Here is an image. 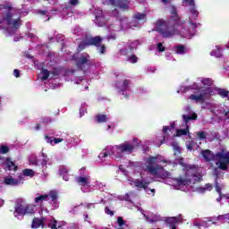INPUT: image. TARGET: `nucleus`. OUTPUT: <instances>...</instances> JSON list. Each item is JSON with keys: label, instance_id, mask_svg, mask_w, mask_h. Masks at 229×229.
I'll use <instances>...</instances> for the list:
<instances>
[{"label": "nucleus", "instance_id": "1", "mask_svg": "<svg viewBox=\"0 0 229 229\" xmlns=\"http://www.w3.org/2000/svg\"><path fill=\"white\" fill-rule=\"evenodd\" d=\"M183 21L178 15V11L174 5L172 6L171 16L166 20L158 19L155 22L156 30L160 33L163 38H171L174 35H178V26H182Z\"/></svg>", "mask_w": 229, "mask_h": 229}, {"label": "nucleus", "instance_id": "2", "mask_svg": "<svg viewBox=\"0 0 229 229\" xmlns=\"http://www.w3.org/2000/svg\"><path fill=\"white\" fill-rule=\"evenodd\" d=\"M158 157L150 156L146 161V164L148 165L146 166V170L149 174H152V176H155L156 178H161V180H165L169 176V172L164 168V166L160 165H157V160Z\"/></svg>", "mask_w": 229, "mask_h": 229}, {"label": "nucleus", "instance_id": "3", "mask_svg": "<svg viewBox=\"0 0 229 229\" xmlns=\"http://www.w3.org/2000/svg\"><path fill=\"white\" fill-rule=\"evenodd\" d=\"M192 178H197L195 182H199L201 180V174L198 172L191 173V171H187L184 175L174 178V182L179 187H185V185H191L192 183Z\"/></svg>", "mask_w": 229, "mask_h": 229}, {"label": "nucleus", "instance_id": "4", "mask_svg": "<svg viewBox=\"0 0 229 229\" xmlns=\"http://www.w3.org/2000/svg\"><path fill=\"white\" fill-rule=\"evenodd\" d=\"M4 21H6L7 26H11V28H13L14 30H19L21 28L20 18L13 20V16L10 12H8L6 15L4 17Z\"/></svg>", "mask_w": 229, "mask_h": 229}, {"label": "nucleus", "instance_id": "5", "mask_svg": "<svg viewBox=\"0 0 229 229\" xmlns=\"http://www.w3.org/2000/svg\"><path fill=\"white\" fill-rule=\"evenodd\" d=\"M130 85H131V81L125 79L123 81V82H121V81H117L114 87L118 90V94H123V96H124L126 90L130 89Z\"/></svg>", "mask_w": 229, "mask_h": 229}, {"label": "nucleus", "instance_id": "6", "mask_svg": "<svg viewBox=\"0 0 229 229\" xmlns=\"http://www.w3.org/2000/svg\"><path fill=\"white\" fill-rule=\"evenodd\" d=\"M182 221H183V218H182V215L165 218L166 226L169 229H176V226H178V223H182Z\"/></svg>", "mask_w": 229, "mask_h": 229}, {"label": "nucleus", "instance_id": "7", "mask_svg": "<svg viewBox=\"0 0 229 229\" xmlns=\"http://www.w3.org/2000/svg\"><path fill=\"white\" fill-rule=\"evenodd\" d=\"M101 42H103V38L100 36L90 37L85 40L84 46H95V47H100Z\"/></svg>", "mask_w": 229, "mask_h": 229}, {"label": "nucleus", "instance_id": "8", "mask_svg": "<svg viewBox=\"0 0 229 229\" xmlns=\"http://www.w3.org/2000/svg\"><path fill=\"white\" fill-rule=\"evenodd\" d=\"M116 149L120 151V153H133L134 147L130 142L122 143L116 146Z\"/></svg>", "mask_w": 229, "mask_h": 229}, {"label": "nucleus", "instance_id": "9", "mask_svg": "<svg viewBox=\"0 0 229 229\" xmlns=\"http://www.w3.org/2000/svg\"><path fill=\"white\" fill-rule=\"evenodd\" d=\"M113 6H117L120 10H128L130 0H110Z\"/></svg>", "mask_w": 229, "mask_h": 229}, {"label": "nucleus", "instance_id": "10", "mask_svg": "<svg viewBox=\"0 0 229 229\" xmlns=\"http://www.w3.org/2000/svg\"><path fill=\"white\" fill-rule=\"evenodd\" d=\"M3 166L5 171H17V169H19V166H17L10 157L5 158Z\"/></svg>", "mask_w": 229, "mask_h": 229}, {"label": "nucleus", "instance_id": "11", "mask_svg": "<svg viewBox=\"0 0 229 229\" xmlns=\"http://www.w3.org/2000/svg\"><path fill=\"white\" fill-rule=\"evenodd\" d=\"M44 228L46 226V218L45 217H34L32 219V224H31V228L32 229H37V228Z\"/></svg>", "mask_w": 229, "mask_h": 229}, {"label": "nucleus", "instance_id": "12", "mask_svg": "<svg viewBox=\"0 0 229 229\" xmlns=\"http://www.w3.org/2000/svg\"><path fill=\"white\" fill-rule=\"evenodd\" d=\"M201 155L206 162H212V160L216 158V155H214V152L210 149L202 150Z\"/></svg>", "mask_w": 229, "mask_h": 229}, {"label": "nucleus", "instance_id": "13", "mask_svg": "<svg viewBox=\"0 0 229 229\" xmlns=\"http://www.w3.org/2000/svg\"><path fill=\"white\" fill-rule=\"evenodd\" d=\"M132 183L136 189H144V191H146V189H148V185H149V182L139 179L132 181Z\"/></svg>", "mask_w": 229, "mask_h": 229}, {"label": "nucleus", "instance_id": "14", "mask_svg": "<svg viewBox=\"0 0 229 229\" xmlns=\"http://www.w3.org/2000/svg\"><path fill=\"white\" fill-rule=\"evenodd\" d=\"M216 157L229 165V151L225 152V149H222L221 152L216 154Z\"/></svg>", "mask_w": 229, "mask_h": 229}, {"label": "nucleus", "instance_id": "15", "mask_svg": "<svg viewBox=\"0 0 229 229\" xmlns=\"http://www.w3.org/2000/svg\"><path fill=\"white\" fill-rule=\"evenodd\" d=\"M90 60V55H81L77 59V67H83V65H86L89 64Z\"/></svg>", "mask_w": 229, "mask_h": 229}, {"label": "nucleus", "instance_id": "16", "mask_svg": "<svg viewBox=\"0 0 229 229\" xmlns=\"http://www.w3.org/2000/svg\"><path fill=\"white\" fill-rule=\"evenodd\" d=\"M76 182L79 185H81L82 187H85L90 183V176H85V177H77Z\"/></svg>", "mask_w": 229, "mask_h": 229}, {"label": "nucleus", "instance_id": "17", "mask_svg": "<svg viewBox=\"0 0 229 229\" xmlns=\"http://www.w3.org/2000/svg\"><path fill=\"white\" fill-rule=\"evenodd\" d=\"M49 199V195L48 194H38L36 198H35V203L37 205H42V203H44V201H47V199Z\"/></svg>", "mask_w": 229, "mask_h": 229}, {"label": "nucleus", "instance_id": "18", "mask_svg": "<svg viewBox=\"0 0 229 229\" xmlns=\"http://www.w3.org/2000/svg\"><path fill=\"white\" fill-rule=\"evenodd\" d=\"M190 99H191L195 103H205V96L203 94H200V95L191 94L190 96Z\"/></svg>", "mask_w": 229, "mask_h": 229}, {"label": "nucleus", "instance_id": "19", "mask_svg": "<svg viewBox=\"0 0 229 229\" xmlns=\"http://www.w3.org/2000/svg\"><path fill=\"white\" fill-rule=\"evenodd\" d=\"M4 183L5 185H19V183H21V181L13 179V177H4Z\"/></svg>", "mask_w": 229, "mask_h": 229}, {"label": "nucleus", "instance_id": "20", "mask_svg": "<svg viewBox=\"0 0 229 229\" xmlns=\"http://www.w3.org/2000/svg\"><path fill=\"white\" fill-rule=\"evenodd\" d=\"M182 119L185 124H187L189 121H196V119H198V114L196 113L191 114V115L182 114Z\"/></svg>", "mask_w": 229, "mask_h": 229}, {"label": "nucleus", "instance_id": "21", "mask_svg": "<svg viewBox=\"0 0 229 229\" xmlns=\"http://www.w3.org/2000/svg\"><path fill=\"white\" fill-rule=\"evenodd\" d=\"M35 214V208L32 205H27L24 209L23 216H33Z\"/></svg>", "mask_w": 229, "mask_h": 229}, {"label": "nucleus", "instance_id": "22", "mask_svg": "<svg viewBox=\"0 0 229 229\" xmlns=\"http://www.w3.org/2000/svg\"><path fill=\"white\" fill-rule=\"evenodd\" d=\"M47 226L48 228H51V229L62 228V225H60V224H58V221L55 218L49 221V223L47 224Z\"/></svg>", "mask_w": 229, "mask_h": 229}, {"label": "nucleus", "instance_id": "23", "mask_svg": "<svg viewBox=\"0 0 229 229\" xmlns=\"http://www.w3.org/2000/svg\"><path fill=\"white\" fill-rule=\"evenodd\" d=\"M24 206L22 204H16L14 213L18 216H24Z\"/></svg>", "mask_w": 229, "mask_h": 229}, {"label": "nucleus", "instance_id": "24", "mask_svg": "<svg viewBox=\"0 0 229 229\" xmlns=\"http://www.w3.org/2000/svg\"><path fill=\"white\" fill-rule=\"evenodd\" d=\"M174 51L176 55H185V51H186L185 45H177L174 47Z\"/></svg>", "mask_w": 229, "mask_h": 229}, {"label": "nucleus", "instance_id": "25", "mask_svg": "<svg viewBox=\"0 0 229 229\" xmlns=\"http://www.w3.org/2000/svg\"><path fill=\"white\" fill-rule=\"evenodd\" d=\"M95 119L98 124H101V123H106V121H108L106 114H97Z\"/></svg>", "mask_w": 229, "mask_h": 229}, {"label": "nucleus", "instance_id": "26", "mask_svg": "<svg viewBox=\"0 0 229 229\" xmlns=\"http://www.w3.org/2000/svg\"><path fill=\"white\" fill-rule=\"evenodd\" d=\"M23 176H29L30 178H33L35 176V171L30 168H26L22 171Z\"/></svg>", "mask_w": 229, "mask_h": 229}, {"label": "nucleus", "instance_id": "27", "mask_svg": "<svg viewBox=\"0 0 229 229\" xmlns=\"http://www.w3.org/2000/svg\"><path fill=\"white\" fill-rule=\"evenodd\" d=\"M189 133V127L186 129H177L175 137H182V135H187Z\"/></svg>", "mask_w": 229, "mask_h": 229}, {"label": "nucleus", "instance_id": "28", "mask_svg": "<svg viewBox=\"0 0 229 229\" xmlns=\"http://www.w3.org/2000/svg\"><path fill=\"white\" fill-rule=\"evenodd\" d=\"M41 72H42V77H41V80L43 81H45L46 80H49V74H51V72H49V70L47 69H42L41 70Z\"/></svg>", "mask_w": 229, "mask_h": 229}, {"label": "nucleus", "instance_id": "29", "mask_svg": "<svg viewBox=\"0 0 229 229\" xmlns=\"http://www.w3.org/2000/svg\"><path fill=\"white\" fill-rule=\"evenodd\" d=\"M48 198H50L51 201H56V199H58V192L55 191H50Z\"/></svg>", "mask_w": 229, "mask_h": 229}, {"label": "nucleus", "instance_id": "30", "mask_svg": "<svg viewBox=\"0 0 229 229\" xmlns=\"http://www.w3.org/2000/svg\"><path fill=\"white\" fill-rule=\"evenodd\" d=\"M169 130H171V127H169V126L163 127L164 139H163V140H161V144H164V142L165 141V139H167V136L169 135V134H167V131H169Z\"/></svg>", "mask_w": 229, "mask_h": 229}, {"label": "nucleus", "instance_id": "31", "mask_svg": "<svg viewBox=\"0 0 229 229\" xmlns=\"http://www.w3.org/2000/svg\"><path fill=\"white\" fill-rule=\"evenodd\" d=\"M179 164H180V165H182V167H184V169H186V171H189L191 169H195L194 165H189L183 163V159H181L179 161Z\"/></svg>", "mask_w": 229, "mask_h": 229}, {"label": "nucleus", "instance_id": "32", "mask_svg": "<svg viewBox=\"0 0 229 229\" xmlns=\"http://www.w3.org/2000/svg\"><path fill=\"white\" fill-rule=\"evenodd\" d=\"M146 219L148 223H158V221H161L160 216H154L152 218L146 216Z\"/></svg>", "mask_w": 229, "mask_h": 229}, {"label": "nucleus", "instance_id": "33", "mask_svg": "<svg viewBox=\"0 0 229 229\" xmlns=\"http://www.w3.org/2000/svg\"><path fill=\"white\" fill-rule=\"evenodd\" d=\"M228 163L225 161H221L218 165V169H221L222 171H227L228 170Z\"/></svg>", "mask_w": 229, "mask_h": 229}, {"label": "nucleus", "instance_id": "34", "mask_svg": "<svg viewBox=\"0 0 229 229\" xmlns=\"http://www.w3.org/2000/svg\"><path fill=\"white\" fill-rule=\"evenodd\" d=\"M218 94L221 96V98H228L229 91L225 89H219Z\"/></svg>", "mask_w": 229, "mask_h": 229}, {"label": "nucleus", "instance_id": "35", "mask_svg": "<svg viewBox=\"0 0 229 229\" xmlns=\"http://www.w3.org/2000/svg\"><path fill=\"white\" fill-rule=\"evenodd\" d=\"M9 151H10V148H8V146L6 145L0 146V153L2 155H6V153H8Z\"/></svg>", "mask_w": 229, "mask_h": 229}, {"label": "nucleus", "instance_id": "36", "mask_svg": "<svg viewBox=\"0 0 229 229\" xmlns=\"http://www.w3.org/2000/svg\"><path fill=\"white\" fill-rule=\"evenodd\" d=\"M197 137L199 140H205L207 139V132L205 131H198L197 132Z\"/></svg>", "mask_w": 229, "mask_h": 229}, {"label": "nucleus", "instance_id": "37", "mask_svg": "<svg viewBox=\"0 0 229 229\" xmlns=\"http://www.w3.org/2000/svg\"><path fill=\"white\" fill-rule=\"evenodd\" d=\"M134 19H137V21H144V19H146V14L137 13L136 14H134Z\"/></svg>", "mask_w": 229, "mask_h": 229}, {"label": "nucleus", "instance_id": "38", "mask_svg": "<svg viewBox=\"0 0 229 229\" xmlns=\"http://www.w3.org/2000/svg\"><path fill=\"white\" fill-rule=\"evenodd\" d=\"M128 60L131 64H137V62H139V57H137L135 55H131L128 57Z\"/></svg>", "mask_w": 229, "mask_h": 229}, {"label": "nucleus", "instance_id": "39", "mask_svg": "<svg viewBox=\"0 0 229 229\" xmlns=\"http://www.w3.org/2000/svg\"><path fill=\"white\" fill-rule=\"evenodd\" d=\"M40 123L42 124H49V123H53V120L50 117H44L40 119Z\"/></svg>", "mask_w": 229, "mask_h": 229}, {"label": "nucleus", "instance_id": "40", "mask_svg": "<svg viewBox=\"0 0 229 229\" xmlns=\"http://www.w3.org/2000/svg\"><path fill=\"white\" fill-rule=\"evenodd\" d=\"M182 4H186V6H194V5H196V2H194V0H182Z\"/></svg>", "mask_w": 229, "mask_h": 229}, {"label": "nucleus", "instance_id": "41", "mask_svg": "<svg viewBox=\"0 0 229 229\" xmlns=\"http://www.w3.org/2000/svg\"><path fill=\"white\" fill-rule=\"evenodd\" d=\"M50 74L55 78L56 76H60V69L58 68H54L51 72Z\"/></svg>", "mask_w": 229, "mask_h": 229}, {"label": "nucleus", "instance_id": "42", "mask_svg": "<svg viewBox=\"0 0 229 229\" xmlns=\"http://www.w3.org/2000/svg\"><path fill=\"white\" fill-rule=\"evenodd\" d=\"M172 148H174V151H176L177 153H180V151H182V148H180L177 142H173Z\"/></svg>", "mask_w": 229, "mask_h": 229}, {"label": "nucleus", "instance_id": "43", "mask_svg": "<svg viewBox=\"0 0 229 229\" xmlns=\"http://www.w3.org/2000/svg\"><path fill=\"white\" fill-rule=\"evenodd\" d=\"M118 226H124L126 225V222H124V219H123L122 216H118L117 218Z\"/></svg>", "mask_w": 229, "mask_h": 229}, {"label": "nucleus", "instance_id": "44", "mask_svg": "<svg viewBox=\"0 0 229 229\" xmlns=\"http://www.w3.org/2000/svg\"><path fill=\"white\" fill-rule=\"evenodd\" d=\"M59 174L63 176L64 174H69V171L65 167H62L59 170Z\"/></svg>", "mask_w": 229, "mask_h": 229}, {"label": "nucleus", "instance_id": "45", "mask_svg": "<svg viewBox=\"0 0 229 229\" xmlns=\"http://www.w3.org/2000/svg\"><path fill=\"white\" fill-rule=\"evenodd\" d=\"M157 51H159V53H164V51H165V47H164V45L162 43H158L157 44Z\"/></svg>", "mask_w": 229, "mask_h": 229}, {"label": "nucleus", "instance_id": "46", "mask_svg": "<svg viewBox=\"0 0 229 229\" xmlns=\"http://www.w3.org/2000/svg\"><path fill=\"white\" fill-rule=\"evenodd\" d=\"M106 51V46L100 45V48H98V53H100V55H105Z\"/></svg>", "mask_w": 229, "mask_h": 229}, {"label": "nucleus", "instance_id": "47", "mask_svg": "<svg viewBox=\"0 0 229 229\" xmlns=\"http://www.w3.org/2000/svg\"><path fill=\"white\" fill-rule=\"evenodd\" d=\"M190 13H191V15H198V11L196 10V5H192L190 8Z\"/></svg>", "mask_w": 229, "mask_h": 229}, {"label": "nucleus", "instance_id": "48", "mask_svg": "<svg viewBox=\"0 0 229 229\" xmlns=\"http://www.w3.org/2000/svg\"><path fill=\"white\" fill-rule=\"evenodd\" d=\"M45 139H46L47 144H50L51 146H54V144H53L54 140H53L52 137H49V136H47V135H45Z\"/></svg>", "mask_w": 229, "mask_h": 229}, {"label": "nucleus", "instance_id": "49", "mask_svg": "<svg viewBox=\"0 0 229 229\" xmlns=\"http://www.w3.org/2000/svg\"><path fill=\"white\" fill-rule=\"evenodd\" d=\"M220 169H221V168H219V166L214 168L213 174H215V176H219V174H221Z\"/></svg>", "mask_w": 229, "mask_h": 229}, {"label": "nucleus", "instance_id": "50", "mask_svg": "<svg viewBox=\"0 0 229 229\" xmlns=\"http://www.w3.org/2000/svg\"><path fill=\"white\" fill-rule=\"evenodd\" d=\"M202 83H203V85H206L207 87H210V85H211L210 79H203Z\"/></svg>", "mask_w": 229, "mask_h": 229}, {"label": "nucleus", "instance_id": "51", "mask_svg": "<svg viewBox=\"0 0 229 229\" xmlns=\"http://www.w3.org/2000/svg\"><path fill=\"white\" fill-rule=\"evenodd\" d=\"M105 212H106V214H107L108 216H114V211H112V210L110 209V208H108V207H106V208H105Z\"/></svg>", "mask_w": 229, "mask_h": 229}, {"label": "nucleus", "instance_id": "52", "mask_svg": "<svg viewBox=\"0 0 229 229\" xmlns=\"http://www.w3.org/2000/svg\"><path fill=\"white\" fill-rule=\"evenodd\" d=\"M60 142H64V139L62 138H55L53 143L54 144H60Z\"/></svg>", "mask_w": 229, "mask_h": 229}, {"label": "nucleus", "instance_id": "53", "mask_svg": "<svg viewBox=\"0 0 229 229\" xmlns=\"http://www.w3.org/2000/svg\"><path fill=\"white\" fill-rule=\"evenodd\" d=\"M215 188L218 194H223V192L221 191V186H219V184L217 182L216 183Z\"/></svg>", "mask_w": 229, "mask_h": 229}, {"label": "nucleus", "instance_id": "54", "mask_svg": "<svg viewBox=\"0 0 229 229\" xmlns=\"http://www.w3.org/2000/svg\"><path fill=\"white\" fill-rule=\"evenodd\" d=\"M13 74H14L15 78H21V71L14 69Z\"/></svg>", "mask_w": 229, "mask_h": 229}, {"label": "nucleus", "instance_id": "55", "mask_svg": "<svg viewBox=\"0 0 229 229\" xmlns=\"http://www.w3.org/2000/svg\"><path fill=\"white\" fill-rule=\"evenodd\" d=\"M224 198L225 199L226 198V195L225 194H219V197L216 199V201L218 203H221V199H224Z\"/></svg>", "mask_w": 229, "mask_h": 229}, {"label": "nucleus", "instance_id": "56", "mask_svg": "<svg viewBox=\"0 0 229 229\" xmlns=\"http://www.w3.org/2000/svg\"><path fill=\"white\" fill-rule=\"evenodd\" d=\"M80 3L79 0H70V4L72 6H76Z\"/></svg>", "mask_w": 229, "mask_h": 229}, {"label": "nucleus", "instance_id": "57", "mask_svg": "<svg viewBox=\"0 0 229 229\" xmlns=\"http://www.w3.org/2000/svg\"><path fill=\"white\" fill-rule=\"evenodd\" d=\"M112 15H114V17H119V10L117 9L113 10Z\"/></svg>", "mask_w": 229, "mask_h": 229}, {"label": "nucleus", "instance_id": "58", "mask_svg": "<svg viewBox=\"0 0 229 229\" xmlns=\"http://www.w3.org/2000/svg\"><path fill=\"white\" fill-rule=\"evenodd\" d=\"M218 219H229V213L218 216Z\"/></svg>", "mask_w": 229, "mask_h": 229}, {"label": "nucleus", "instance_id": "59", "mask_svg": "<svg viewBox=\"0 0 229 229\" xmlns=\"http://www.w3.org/2000/svg\"><path fill=\"white\" fill-rule=\"evenodd\" d=\"M54 208H58V199L52 200Z\"/></svg>", "mask_w": 229, "mask_h": 229}, {"label": "nucleus", "instance_id": "60", "mask_svg": "<svg viewBox=\"0 0 229 229\" xmlns=\"http://www.w3.org/2000/svg\"><path fill=\"white\" fill-rule=\"evenodd\" d=\"M91 207H93V208H95V207H94V204L93 203H87L86 204V208H90Z\"/></svg>", "mask_w": 229, "mask_h": 229}, {"label": "nucleus", "instance_id": "61", "mask_svg": "<svg viewBox=\"0 0 229 229\" xmlns=\"http://www.w3.org/2000/svg\"><path fill=\"white\" fill-rule=\"evenodd\" d=\"M63 180H64L65 182H69V174H64Z\"/></svg>", "mask_w": 229, "mask_h": 229}, {"label": "nucleus", "instance_id": "62", "mask_svg": "<svg viewBox=\"0 0 229 229\" xmlns=\"http://www.w3.org/2000/svg\"><path fill=\"white\" fill-rule=\"evenodd\" d=\"M38 13H40L41 15H47V11L39 10Z\"/></svg>", "mask_w": 229, "mask_h": 229}, {"label": "nucleus", "instance_id": "63", "mask_svg": "<svg viewBox=\"0 0 229 229\" xmlns=\"http://www.w3.org/2000/svg\"><path fill=\"white\" fill-rule=\"evenodd\" d=\"M121 55H128V51L124 49L120 50Z\"/></svg>", "mask_w": 229, "mask_h": 229}, {"label": "nucleus", "instance_id": "64", "mask_svg": "<svg viewBox=\"0 0 229 229\" xmlns=\"http://www.w3.org/2000/svg\"><path fill=\"white\" fill-rule=\"evenodd\" d=\"M225 115L226 119H229V111L225 112Z\"/></svg>", "mask_w": 229, "mask_h": 229}]
</instances>
